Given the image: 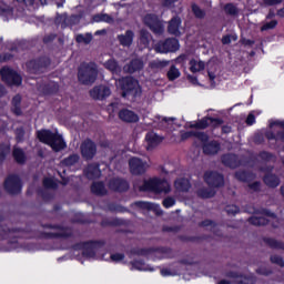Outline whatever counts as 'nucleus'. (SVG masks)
I'll use <instances>...</instances> for the list:
<instances>
[{
  "instance_id": "nucleus-1",
  "label": "nucleus",
  "mask_w": 284,
  "mask_h": 284,
  "mask_svg": "<svg viewBox=\"0 0 284 284\" xmlns=\"http://www.w3.org/2000/svg\"><path fill=\"white\" fill-rule=\"evenodd\" d=\"M73 256L78 261H108L109 263H123V253H103V246L97 242L80 243L73 247Z\"/></svg>"
},
{
  "instance_id": "nucleus-2",
  "label": "nucleus",
  "mask_w": 284,
  "mask_h": 284,
  "mask_svg": "<svg viewBox=\"0 0 284 284\" xmlns=\"http://www.w3.org/2000/svg\"><path fill=\"white\" fill-rule=\"evenodd\" d=\"M116 88L122 90V97L129 101H135L141 97V85L134 78H122L115 81Z\"/></svg>"
},
{
  "instance_id": "nucleus-3",
  "label": "nucleus",
  "mask_w": 284,
  "mask_h": 284,
  "mask_svg": "<svg viewBox=\"0 0 284 284\" xmlns=\"http://www.w3.org/2000/svg\"><path fill=\"white\" fill-rule=\"evenodd\" d=\"M207 70V75L211 85H216V79L219 74L216 73V64L212 61L205 63V61L199 59V58H193L189 62V70L193 74H196V72H203V70Z\"/></svg>"
},
{
  "instance_id": "nucleus-4",
  "label": "nucleus",
  "mask_w": 284,
  "mask_h": 284,
  "mask_svg": "<svg viewBox=\"0 0 284 284\" xmlns=\"http://www.w3.org/2000/svg\"><path fill=\"white\" fill-rule=\"evenodd\" d=\"M37 136L41 143L50 145L54 152H61L65 148V141H63V138L59 133H53L50 130H40L37 132Z\"/></svg>"
},
{
  "instance_id": "nucleus-5",
  "label": "nucleus",
  "mask_w": 284,
  "mask_h": 284,
  "mask_svg": "<svg viewBox=\"0 0 284 284\" xmlns=\"http://www.w3.org/2000/svg\"><path fill=\"white\" fill-rule=\"evenodd\" d=\"M204 181L211 189H200L197 191V195L201 196L202 199H212V196H214L215 194V191L212 187H221L224 183L223 175L216 172H206L204 174Z\"/></svg>"
},
{
  "instance_id": "nucleus-6",
  "label": "nucleus",
  "mask_w": 284,
  "mask_h": 284,
  "mask_svg": "<svg viewBox=\"0 0 284 284\" xmlns=\"http://www.w3.org/2000/svg\"><path fill=\"white\" fill-rule=\"evenodd\" d=\"M141 192H154L155 194H168L170 193V183L165 180L159 178H153L145 181L142 186H140Z\"/></svg>"
},
{
  "instance_id": "nucleus-7",
  "label": "nucleus",
  "mask_w": 284,
  "mask_h": 284,
  "mask_svg": "<svg viewBox=\"0 0 284 284\" xmlns=\"http://www.w3.org/2000/svg\"><path fill=\"white\" fill-rule=\"evenodd\" d=\"M98 74L99 70H97V64L83 63L79 69L78 79L80 83H83L84 85H90L91 83H94L97 81Z\"/></svg>"
},
{
  "instance_id": "nucleus-8",
  "label": "nucleus",
  "mask_w": 284,
  "mask_h": 284,
  "mask_svg": "<svg viewBox=\"0 0 284 284\" xmlns=\"http://www.w3.org/2000/svg\"><path fill=\"white\" fill-rule=\"evenodd\" d=\"M268 128L271 131L265 133L266 139L284 143V121L271 120Z\"/></svg>"
},
{
  "instance_id": "nucleus-9",
  "label": "nucleus",
  "mask_w": 284,
  "mask_h": 284,
  "mask_svg": "<svg viewBox=\"0 0 284 284\" xmlns=\"http://www.w3.org/2000/svg\"><path fill=\"white\" fill-rule=\"evenodd\" d=\"M153 128H159V130H168V132H174V130H179V128H181V124L176 122V118L155 115L153 120Z\"/></svg>"
},
{
  "instance_id": "nucleus-10",
  "label": "nucleus",
  "mask_w": 284,
  "mask_h": 284,
  "mask_svg": "<svg viewBox=\"0 0 284 284\" xmlns=\"http://www.w3.org/2000/svg\"><path fill=\"white\" fill-rule=\"evenodd\" d=\"M227 280H222L217 284H254V275H244L240 272H230Z\"/></svg>"
},
{
  "instance_id": "nucleus-11",
  "label": "nucleus",
  "mask_w": 284,
  "mask_h": 284,
  "mask_svg": "<svg viewBox=\"0 0 284 284\" xmlns=\"http://www.w3.org/2000/svg\"><path fill=\"white\" fill-rule=\"evenodd\" d=\"M0 77L9 85H21V75L8 67L0 70Z\"/></svg>"
},
{
  "instance_id": "nucleus-12",
  "label": "nucleus",
  "mask_w": 284,
  "mask_h": 284,
  "mask_svg": "<svg viewBox=\"0 0 284 284\" xmlns=\"http://www.w3.org/2000/svg\"><path fill=\"white\" fill-rule=\"evenodd\" d=\"M145 26L150 28L151 31H153L154 34H163L164 32V27L163 22L159 20V17L155 14H146L143 19Z\"/></svg>"
},
{
  "instance_id": "nucleus-13",
  "label": "nucleus",
  "mask_w": 284,
  "mask_h": 284,
  "mask_svg": "<svg viewBox=\"0 0 284 284\" xmlns=\"http://www.w3.org/2000/svg\"><path fill=\"white\" fill-rule=\"evenodd\" d=\"M148 168H150V164L140 158H131L129 160V169L131 174H135L136 176H139V174H145Z\"/></svg>"
},
{
  "instance_id": "nucleus-14",
  "label": "nucleus",
  "mask_w": 284,
  "mask_h": 284,
  "mask_svg": "<svg viewBox=\"0 0 284 284\" xmlns=\"http://www.w3.org/2000/svg\"><path fill=\"white\" fill-rule=\"evenodd\" d=\"M276 215L270 211L263 210L261 213H256L248 221L252 225H267L270 221H274Z\"/></svg>"
},
{
  "instance_id": "nucleus-15",
  "label": "nucleus",
  "mask_w": 284,
  "mask_h": 284,
  "mask_svg": "<svg viewBox=\"0 0 284 284\" xmlns=\"http://www.w3.org/2000/svg\"><path fill=\"white\" fill-rule=\"evenodd\" d=\"M180 44L176 38H169L164 42H160L156 44V52L166 53V52H176L179 50Z\"/></svg>"
},
{
  "instance_id": "nucleus-16",
  "label": "nucleus",
  "mask_w": 284,
  "mask_h": 284,
  "mask_svg": "<svg viewBox=\"0 0 284 284\" xmlns=\"http://www.w3.org/2000/svg\"><path fill=\"white\" fill-rule=\"evenodd\" d=\"M4 190L9 194H19L21 192V179L17 175H9L4 181Z\"/></svg>"
},
{
  "instance_id": "nucleus-17",
  "label": "nucleus",
  "mask_w": 284,
  "mask_h": 284,
  "mask_svg": "<svg viewBox=\"0 0 284 284\" xmlns=\"http://www.w3.org/2000/svg\"><path fill=\"white\" fill-rule=\"evenodd\" d=\"M197 139L204 143V154H216L219 150H221V146L216 143V141L207 142V134L205 133H197Z\"/></svg>"
},
{
  "instance_id": "nucleus-18",
  "label": "nucleus",
  "mask_w": 284,
  "mask_h": 284,
  "mask_svg": "<svg viewBox=\"0 0 284 284\" xmlns=\"http://www.w3.org/2000/svg\"><path fill=\"white\" fill-rule=\"evenodd\" d=\"M48 65H50V59L48 58H44L43 61L32 60L27 63V70L31 74H39V72H43V68H48Z\"/></svg>"
},
{
  "instance_id": "nucleus-19",
  "label": "nucleus",
  "mask_w": 284,
  "mask_h": 284,
  "mask_svg": "<svg viewBox=\"0 0 284 284\" xmlns=\"http://www.w3.org/2000/svg\"><path fill=\"white\" fill-rule=\"evenodd\" d=\"M112 94V90H110V87L108 85H98L94 87L90 91V95L92 99H97L98 101H102V99H108Z\"/></svg>"
},
{
  "instance_id": "nucleus-20",
  "label": "nucleus",
  "mask_w": 284,
  "mask_h": 284,
  "mask_svg": "<svg viewBox=\"0 0 284 284\" xmlns=\"http://www.w3.org/2000/svg\"><path fill=\"white\" fill-rule=\"evenodd\" d=\"M81 152L84 159H94V154H97V144L91 140H87L81 145Z\"/></svg>"
},
{
  "instance_id": "nucleus-21",
  "label": "nucleus",
  "mask_w": 284,
  "mask_h": 284,
  "mask_svg": "<svg viewBox=\"0 0 284 284\" xmlns=\"http://www.w3.org/2000/svg\"><path fill=\"white\" fill-rule=\"evenodd\" d=\"M223 121L221 119L204 118L199 122H194L190 128H196L197 130H205L207 125H221Z\"/></svg>"
},
{
  "instance_id": "nucleus-22",
  "label": "nucleus",
  "mask_w": 284,
  "mask_h": 284,
  "mask_svg": "<svg viewBox=\"0 0 284 284\" xmlns=\"http://www.w3.org/2000/svg\"><path fill=\"white\" fill-rule=\"evenodd\" d=\"M180 28H181V18L179 16H175L169 21L168 32L169 34H173L174 37H181L183 32H181Z\"/></svg>"
},
{
  "instance_id": "nucleus-23",
  "label": "nucleus",
  "mask_w": 284,
  "mask_h": 284,
  "mask_svg": "<svg viewBox=\"0 0 284 284\" xmlns=\"http://www.w3.org/2000/svg\"><path fill=\"white\" fill-rule=\"evenodd\" d=\"M130 270L134 271L136 270L138 272H154V267L150 266V264H146L143 262V260H134L130 263Z\"/></svg>"
},
{
  "instance_id": "nucleus-24",
  "label": "nucleus",
  "mask_w": 284,
  "mask_h": 284,
  "mask_svg": "<svg viewBox=\"0 0 284 284\" xmlns=\"http://www.w3.org/2000/svg\"><path fill=\"white\" fill-rule=\"evenodd\" d=\"M121 121L125 123H136L139 121V115L132 110L123 109L119 112Z\"/></svg>"
},
{
  "instance_id": "nucleus-25",
  "label": "nucleus",
  "mask_w": 284,
  "mask_h": 284,
  "mask_svg": "<svg viewBox=\"0 0 284 284\" xmlns=\"http://www.w3.org/2000/svg\"><path fill=\"white\" fill-rule=\"evenodd\" d=\"M109 187L111 190H114L115 192H125V190H128V187H130V186H129L128 182H125V180L113 179L110 181Z\"/></svg>"
},
{
  "instance_id": "nucleus-26",
  "label": "nucleus",
  "mask_w": 284,
  "mask_h": 284,
  "mask_svg": "<svg viewBox=\"0 0 284 284\" xmlns=\"http://www.w3.org/2000/svg\"><path fill=\"white\" fill-rule=\"evenodd\" d=\"M182 267H183V264H175L173 266L162 268L161 276H176L181 274Z\"/></svg>"
},
{
  "instance_id": "nucleus-27",
  "label": "nucleus",
  "mask_w": 284,
  "mask_h": 284,
  "mask_svg": "<svg viewBox=\"0 0 284 284\" xmlns=\"http://www.w3.org/2000/svg\"><path fill=\"white\" fill-rule=\"evenodd\" d=\"M145 140L148 143L146 150H152V148H155V145H159V143H161V141H163V139H161V136H159L154 132L148 133L145 136Z\"/></svg>"
},
{
  "instance_id": "nucleus-28",
  "label": "nucleus",
  "mask_w": 284,
  "mask_h": 284,
  "mask_svg": "<svg viewBox=\"0 0 284 284\" xmlns=\"http://www.w3.org/2000/svg\"><path fill=\"white\" fill-rule=\"evenodd\" d=\"M222 163H224V165L227 168H239V165H241L239 158H236L234 154H226L222 156Z\"/></svg>"
},
{
  "instance_id": "nucleus-29",
  "label": "nucleus",
  "mask_w": 284,
  "mask_h": 284,
  "mask_svg": "<svg viewBox=\"0 0 284 284\" xmlns=\"http://www.w3.org/2000/svg\"><path fill=\"white\" fill-rule=\"evenodd\" d=\"M135 207H140L141 210H152L156 214H161V206L159 204L150 203V202H135Z\"/></svg>"
},
{
  "instance_id": "nucleus-30",
  "label": "nucleus",
  "mask_w": 284,
  "mask_h": 284,
  "mask_svg": "<svg viewBox=\"0 0 284 284\" xmlns=\"http://www.w3.org/2000/svg\"><path fill=\"white\" fill-rule=\"evenodd\" d=\"M84 173L89 179H99V176H101V170L99 169V165H97V164L89 165L85 169Z\"/></svg>"
},
{
  "instance_id": "nucleus-31",
  "label": "nucleus",
  "mask_w": 284,
  "mask_h": 284,
  "mask_svg": "<svg viewBox=\"0 0 284 284\" xmlns=\"http://www.w3.org/2000/svg\"><path fill=\"white\" fill-rule=\"evenodd\" d=\"M142 68H143V61L135 59L131 61L129 65L124 67V72H130L132 74L139 70H142Z\"/></svg>"
},
{
  "instance_id": "nucleus-32",
  "label": "nucleus",
  "mask_w": 284,
  "mask_h": 284,
  "mask_svg": "<svg viewBox=\"0 0 284 284\" xmlns=\"http://www.w3.org/2000/svg\"><path fill=\"white\" fill-rule=\"evenodd\" d=\"M92 21L95 23H100V21H103L104 23H114V18L108 13H97L92 17Z\"/></svg>"
},
{
  "instance_id": "nucleus-33",
  "label": "nucleus",
  "mask_w": 284,
  "mask_h": 284,
  "mask_svg": "<svg viewBox=\"0 0 284 284\" xmlns=\"http://www.w3.org/2000/svg\"><path fill=\"white\" fill-rule=\"evenodd\" d=\"M264 183L268 185V187H278L281 180L274 174H266L264 176Z\"/></svg>"
},
{
  "instance_id": "nucleus-34",
  "label": "nucleus",
  "mask_w": 284,
  "mask_h": 284,
  "mask_svg": "<svg viewBox=\"0 0 284 284\" xmlns=\"http://www.w3.org/2000/svg\"><path fill=\"white\" fill-rule=\"evenodd\" d=\"M91 191L93 192V194H98L100 196H103V194L108 193L105 185H103V183L101 182L93 183L91 186Z\"/></svg>"
},
{
  "instance_id": "nucleus-35",
  "label": "nucleus",
  "mask_w": 284,
  "mask_h": 284,
  "mask_svg": "<svg viewBox=\"0 0 284 284\" xmlns=\"http://www.w3.org/2000/svg\"><path fill=\"white\" fill-rule=\"evenodd\" d=\"M175 187L180 192H187L190 190V180L189 179H180L175 181Z\"/></svg>"
},
{
  "instance_id": "nucleus-36",
  "label": "nucleus",
  "mask_w": 284,
  "mask_h": 284,
  "mask_svg": "<svg viewBox=\"0 0 284 284\" xmlns=\"http://www.w3.org/2000/svg\"><path fill=\"white\" fill-rule=\"evenodd\" d=\"M0 14L1 17H6V19H10L14 14V10L6 3H0Z\"/></svg>"
},
{
  "instance_id": "nucleus-37",
  "label": "nucleus",
  "mask_w": 284,
  "mask_h": 284,
  "mask_svg": "<svg viewBox=\"0 0 284 284\" xmlns=\"http://www.w3.org/2000/svg\"><path fill=\"white\" fill-rule=\"evenodd\" d=\"M13 159L20 164L26 163V152H23L21 148L16 146L13 149Z\"/></svg>"
},
{
  "instance_id": "nucleus-38",
  "label": "nucleus",
  "mask_w": 284,
  "mask_h": 284,
  "mask_svg": "<svg viewBox=\"0 0 284 284\" xmlns=\"http://www.w3.org/2000/svg\"><path fill=\"white\" fill-rule=\"evenodd\" d=\"M104 68H106V70H110V72H112L113 74H119V72H121V67H119L116 61L112 59L104 63Z\"/></svg>"
},
{
  "instance_id": "nucleus-39",
  "label": "nucleus",
  "mask_w": 284,
  "mask_h": 284,
  "mask_svg": "<svg viewBox=\"0 0 284 284\" xmlns=\"http://www.w3.org/2000/svg\"><path fill=\"white\" fill-rule=\"evenodd\" d=\"M8 154H10V142L1 143L0 144V163H3Z\"/></svg>"
},
{
  "instance_id": "nucleus-40",
  "label": "nucleus",
  "mask_w": 284,
  "mask_h": 284,
  "mask_svg": "<svg viewBox=\"0 0 284 284\" xmlns=\"http://www.w3.org/2000/svg\"><path fill=\"white\" fill-rule=\"evenodd\" d=\"M12 112L19 116L21 114V95H16L12 99Z\"/></svg>"
},
{
  "instance_id": "nucleus-41",
  "label": "nucleus",
  "mask_w": 284,
  "mask_h": 284,
  "mask_svg": "<svg viewBox=\"0 0 284 284\" xmlns=\"http://www.w3.org/2000/svg\"><path fill=\"white\" fill-rule=\"evenodd\" d=\"M166 77H168L169 81H176V79H179V77H181V71L175 65H171L166 73Z\"/></svg>"
},
{
  "instance_id": "nucleus-42",
  "label": "nucleus",
  "mask_w": 284,
  "mask_h": 284,
  "mask_svg": "<svg viewBox=\"0 0 284 284\" xmlns=\"http://www.w3.org/2000/svg\"><path fill=\"white\" fill-rule=\"evenodd\" d=\"M55 23L61 26V28H68V26H70V18L65 13L58 14L55 18Z\"/></svg>"
},
{
  "instance_id": "nucleus-43",
  "label": "nucleus",
  "mask_w": 284,
  "mask_h": 284,
  "mask_svg": "<svg viewBox=\"0 0 284 284\" xmlns=\"http://www.w3.org/2000/svg\"><path fill=\"white\" fill-rule=\"evenodd\" d=\"M78 162H79V154H72L62 161V165H64L65 168H71V165H74V163H78Z\"/></svg>"
},
{
  "instance_id": "nucleus-44",
  "label": "nucleus",
  "mask_w": 284,
  "mask_h": 284,
  "mask_svg": "<svg viewBox=\"0 0 284 284\" xmlns=\"http://www.w3.org/2000/svg\"><path fill=\"white\" fill-rule=\"evenodd\" d=\"M224 12L226 14H231V17H236V14H239V8H236V6L233 3H227L224 7Z\"/></svg>"
},
{
  "instance_id": "nucleus-45",
  "label": "nucleus",
  "mask_w": 284,
  "mask_h": 284,
  "mask_svg": "<svg viewBox=\"0 0 284 284\" xmlns=\"http://www.w3.org/2000/svg\"><path fill=\"white\" fill-rule=\"evenodd\" d=\"M192 12L196 19H205V11L201 9L197 4H192Z\"/></svg>"
},
{
  "instance_id": "nucleus-46",
  "label": "nucleus",
  "mask_w": 284,
  "mask_h": 284,
  "mask_svg": "<svg viewBox=\"0 0 284 284\" xmlns=\"http://www.w3.org/2000/svg\"><path fill=\"white\" fill-rule=\"evenodd\" d=\"M171 252L170 248H158L155 250V256H158V258H168L170 257Z\"/></svg>"
},
{
  "instance_id": "nucleus-47",
  "label": "nucleus",
  "mask_w": 284,
  "mask_h": 284,
  "mask_svg": "<svg viewBox=\"0 0 284 284\" xmlns=\"http://www.w3.org/2000/svg\"><path fill=\"white\" fill-rule=\"evenodd\" d=\"M43 185L44 187H47L48 190H55L57 187V180L53 178H45L43 180Z\"/></svg>"
},
{
  "instance_id": "nucleus-48",
  "label": "nucleus",
  "mask_w": 284,
  "mask_h": 284,
  "mask_svg": "<svg viewBox=\"0 0 284 284\" xmlns=\"http://www.w3.org/2000/svg\"><path fill=\"white\" fill-rule=\"evenodd\" d=\"M278 26V21L276 20H272L270 22H265L262 27H261V31L265 32L267 30H274V28Z\"/></svg>"
},
{
  "instance_id": "nucleus-49",
  "label": "nucleus",
  "mask_w": 284,
  "mask_h": 284,
  "mask_svg": "<svg viewBox=\"0 0 284 284\" xmlns=\"http://www.w3.org/2000/svg\"><path fill=\"white\" fill-rule=\"evenodd\" d=\"M1 239H12L14 235V230L10 229H3L2 232L0 233Z\"/></svg>"
},
{
  "instance_id": "nucleus-50",
  "label": "nucleus",
  "mask_w": 284,
  "mask_h": 284,
  "mask_svg": "<svg viewBox=\"0 0 284 284\" xmlns=\"http://www.w3.org/2000/svg\"><path fill=\"white\" fill-rule=\"evenodd\" d=\"M236 179H239V181H250V179H252V175H250V173L246 172H237L235 174Z\"/></svg>"
},
{
  "instance_id": "nucleus-51",
  "label": "nucleus",
  "mask_w": 284,
  "mask_h": 284,
  "mask_svg": "<svg viewBox=\"0 0 284 284\" xmlns=\"http://www.w3.org/2000/svg\"><path fill=\"white\" fill-rule=\"evenodd\" d=\"M168 63H170V62L165 61V60H154L153 62H151V67L152 68H165V65H168Z\"/></svg>"
},
{
  "instance_id": "nucleus-52",
  "label": "nucleus",
  "mask_w": 284,
  "mask_h": 284,
  "mask_svg": "<svg viewBox=\"0 0 284 284\" xmlns=\"http://www.w3.org/2000/svg\"><path fill=\"white\" fill-rule=\"evenodd\" d=\"M72 234V231H70V229H59L58 233H54V236H62V237H67L70 236Z\"/></svg>"
},
{
  "instance_id": "nucleus-53",
  "label": "nucleus",
  "mask_w": 284,
  "mask_h": 284,
  "mask_svg": "<svg viewBox=\"0 0 284 284\" xmlns=\"http://www.w3.org/2000/svg\"><path fill=\"white\" fill-rule=\"evenodd\" d=\"M180 135H181V141H186V139H191V136H194V135L199 136V133L186 131V132H181Z\"/></svg>"
},
{
  "instance_id": "nucleus-54",
  "label": "nucleus",
  "mask_w": 284,
  "mask_h": 284,
  "mask_svg": "<svg viewBox=\"0 0 284 284\" xmlns=\"http://www.w3.org/2000/svg\"><path fill=\"white\" fill-rule=\"evenodd\" d=\"M271 262L275 263V265H280V267L284 266L283 257H281L278 255L271 256Z\"/></svg>"
},
{
  "instance_id": "nucleus-55",
  "label": "nucleus",
  "mask_w": 284,
  "mask_h": 284,
  "mask_svg": "<svg viewBox=\"0 0 284 284\" xmlns=\"http://www.w3.org/2000/svg\"><path fill=\"white\" fill-rule=\"evenodd\" d=\"M81 21V17L79 14H73L69 17V26H77Z\"/></svg>"
},
{
  "instance_id": "nucleus-56",
  "label": "nucleus",
  "mask_w": 284,
  "mask_h": 284,
  "mask_svg": "<svg viewBox=\"0 0 284 284\" xmlns=\"http://www.w3.org/2000/svg\"><path fill=\"white\" fill-rule=\"evenodd\" d=\"M77 43H84L85 45H88V43H90L92 41L91 37H77L75 38Z\"/></svg>"
},
{
  "instance_id": "nucleus-57",
  "label": "nucleus",
  "mask_w": 284,
  "mask_h": 284,
  "mask_svg": "<svg viewBox=\"0 0 284 284\" xmlns=\"http://www.w3.org/2000/svg\"><path fill=\"white\" fill-rule=\"evenodd\" d=\"M225 212L227 214H239V206L236 205H229L225 207Z\"/></svg>"
},
{
  "instance_id": "nucleus-58",
  "label": "nucleus",
  "mask_w": 284,
  "mask_h": 284,
  "mask_svg": "<svg viewBox=\"0 0 284 284\" xmlns=\"http://www.w3.org/2000/svg\"><path fill=\"white\" fill-rule=\"evenodd\" d=\"M256 273L261 274L262 276H267L271 271L267 268V266H260L258 268H256Z\"/></svg>"
},
{
  "instance_id": "nucleus-59",
  "label": "nucleus",
  "mask_w": 284,
  "mask_h": 284,
  "mask_svg": "<svg viewBox=\"0 0 284 284\" xmlns=\"http://www.w3.org/2000/svg\"><path fill=\"white\" fill-rule=\"evenodd\" d=\"M121 45H131L132 44V37H121L120 38Z\"/></svg>"
},
{
  "instance_id": "nucleus-60",
  "label": "nucleus",
  "mask_w": 284,
  "mask_h": 284,
  "mask_svg": "<svg viewBox=\"0 0 284 284\" xmlns=\"http://www.w3.org/2000/svg\"><path fill=\"white\" fill-rule=\"evenodd\" d=\"M202 225L204 227H210V230H212V232H215V230H216V224L214 222L210 221V220L204 221L202 223Z\"/></svg>"
},
{
  "instance_id": "nucleus-61",
  "label": "nucleus",
  "mask_w": 284,
  "mask_h": 284,
  "mask_svg": "<svg viewBox=\"0 0 284 284\" xmlns=\"http://www.w3.org/2000/svg\"><path fill=\"white\" fill-rule=\"evenodd\" d=\"M175 203H176V201L174 200V197H166L163 201L164 207H172Z\"/></svg>"
},
{
  "instance_id": "nucleus-62",
  "label": "nucleus",
  "mask_w": 284,
  "mask_h": 284,
  "mask_svg": "<svg viewBox=\"0 0 284 284\" xmlns=\"http://www.w3.org/2000/svg\"><path fill=\"white\" fill-rule=\"evenodd\" d=\"M255 121H256V118L254 116V111H252L247 115L246 123H247V125H254Z\"/></svg>"
},
{
  "instance_id": "nucleus-63",
  "label": "nucleus",
  "mask_w": 284,
  "mask_h": 284,
  "mask_svg": "<svg viewBox=\"0 0 284 284\" xmlns=\"http://www.w3.org/2000/svg\"><path fill=\"white\" fill-rule=\"evenodd\" d=\"M265 6H278L280 3H283V0H263Z\"/></svg>"
},
{
  "instance_id": "nucleus-64",
  "label": "nucleus",
  "mask_w": 284,
  "mask_h": 284,
  "mask_svg": "<svg viewBox=\"0 0 284 284\" xmlns=\"http://www.w3.org/2000/svg\"><path fill=\"white\" fill-rule=\"evenodd\" d=\"M268 245L271 247H283V244H281L280 242H277L276 240H268Z\"/></svg>"
}]
</instances>
